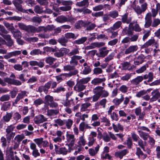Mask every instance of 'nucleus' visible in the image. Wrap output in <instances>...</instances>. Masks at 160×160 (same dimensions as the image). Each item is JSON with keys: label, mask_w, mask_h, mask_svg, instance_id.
<instances>
[{"label": "nucleus", "mask_w": 160, "mask_h": 160, "mask_svg": "<svg viewBox=\"0 0 160 160\" xmlns=\"http://www.w3.org/2000/svg\"><path fill=\"white\" fill-rule=\"evenodd\" d=\"M4 82L8 83L9 84L15 85H20L21 84V82L18 80L12 79L8 78H6L4 79Z\"/></svg>", "instance_id": "1"}, {"label": "nucleus", "mask_w": 160, "mask_h": 160, "mask_svg": "<svg viewBox=\"0 0 160 160\" xmlns=\"http://www.w3.org/2000/svg\"><path fill=\"white\" fill-rule=\"evenodd\" d=\"M138 1L134 0L131 5V7L138 14H140L142 13L141 8L138 5Z\"/></svg>", "instance_id": "2"}, {"label": "nucleus", "mask_w": 160, "mask_h": 160, "mask_svg": "<svg viewBox=\"0 0 160 160\" xmlns=\"http://www.w3.org/2000/svg\"><path fill=\"white\" fill-rule=\"evenodd\" d=\"M66 139L67 142L69 144V146L72 147L74 145L75 139L73 135L69 134L67 132L66 134Z\"/></svg>", "instance_id": "3"}, {"label": "nucleus", "mask_w": 160, "mask_h": 160, "mask_svg": "<svg viewBox=\"0 0 160 160\" xmlns=\"http://www.w3.org/2000/svg\"><path fill=\"white\" fill-rule=\"evenodd\" d=\"M47 120V118L41 114L36 116L34 119V122L37 124L42 123Z\"/></svg>", "instance_id": "4"}, {"label": "nucleus", "mask_w": 160, "mask_h": 160, "mask_svg": "<svg viewBox=\"0 0 160 160\" xmlns=\"http://www.w3.org/2000/svg\"><path fill=\"white\" fill-rule=\"evenodd\" d=\"M12 2L18 11L22 12H24L23 11V8L22 5H20L23 2L22 0H13Z\"/></svg>", "instance_id": "5"}, {"label": "nucleus", "mask_w": 160, "mask_h": 160, "mask_svg": "<svg viewBox=\"0 0 160 160\" xmlns=\"http://www.w3.org/2000/svg\"><path fill=\"white\" fill-rule=\"evenodd\" d=\"M55 150L56 152L58 154L66 155L68 152V150L65 147H62L58 148L56 145H54Z\"/></svg>", "instance_id": "6"}, {"label": "nucleus", "mask_w": 160, "mask_h": 160, "mask_svg": "<svg viewBox=\"0 0 160 160\" xmlns=\"http://www.w3.org/2000/svg\"><path fill=\"white\" fill-rule=\"evenodd\" d=\"M109 51L107 49L106 47H103L99 49V52L96 55L98 57H104L108 53Z\"/></svg>", "instance_id": "7"}, {"label": "nucleus", "mask_w": 160, "mask_h": 160, "mask_svg": "<svg viewBox=\"0 0 160 160\" xmlns=\"http://www.w3.org/2000/svg\"><path fill=\"white\" fill-rule=\"evenodd\" d=\"M21 53L20 51L17 50L13 52H10L7 53L6 55L4 56V58L5 59H8L10 58L16 56L20 54Z\"/></svg>", "instance_id": "8"}, {"label": "nucleus", "mask_w": 160, "mask_h": 160, "mask_svg": "<svg viewBox=\"0 0 160 160\" xmlns=\"http://www.w3.org/2000/svg\"><path fill=\"white\" fill-rule=\"evenodd\" d=\"M86 86L79 81L74 87V89L77 91L80 92L85 89Z\"/></svg>", "instance_id": "9"}, {"label": "nucleus", "mask_w": 160, "mask_h": 160, "mask_svg": "<svg viewBox=\"0 0 160 160\" xmlns=\"http://www.w3.org/2000/svg\"><path fill=\"white\" fill-rule=\"evenodd\" d=\"M138 49V47L137 45L131 46L126 50L125 53L128 54L136 51Z\"/></svg>", "instance_id": "10"}, {"label": "nucleus", "mask_w": 160, "mask_h": 160, "mask_svg": "<svg viewBox=\"0 0 160 160\" xmlns=\"http://www.w3.org/2000/svg\"><path fill=\"white\" fill-rule=\"evenodd\" d=\"M128 152L127 149H124L123 150L118 151L115 152V155L116 157L122 159L123 157L125 156L127 153Z\"/></svg>", "instance_id": "11"}, {"label": "nucleus", "mask_w": 160, "mask_h": 160, "mask_svg": "<svg viewBox=\"0 0 160 160\" xmlns=\"http://www.w3.org/2000/svg\"><path fill=\"white\" fill-rule=\"evenodd\" d=\"M144 56L141 55L136 58L134 60V63L136 65H138L142 63L143 62Z\"/></svg>", "instance_id": "12"}, {"label": "nucleus", "mask_w": 160, "mask_h": 160, "mask_svg": "<svg viewBox=\"0 0 160 160\" xmlns=\"http://www.w3.org/2000/svg\"><path fill=\"white\" fill-rule=\"evenodd\" d=\"M152 97L151 98V100L152 101H155L160 97V93L157 90L153 91L152 92Z\"/></svg>", "instance_id": "13"}, {"label": "nucleus", "mask_w": 160, "mask_h": 160, "mask_svg": "<svg viewBox=\"0 0 160 160\" xmlns=\"http://www.w3.org/2000/svg\"><path fill=\"white\" fill-rule=\"evenodd\" d=\"M106 80L104 78H96L94 79L92 81L91 83L94 85H96L99 84L102 82L105 81Z\"/></svg>", "instance_id": "14"}, {"label": "nucleus", "mask_w": 160, "mask_h": 160, "mask_svg": "<svg viewBox=\"0 0 160 160\" xmlns=\"http://www.w3.org/2000/svg\"><path fill=\"white\" fill-rule=\"evenodd\" d=\"M138 133L140 137L144 140H147L149 136L148 133L143 132L141 130H138Z\"/></svg>", "instance_id": "15"}, {"label": "nucleus", "mask_w": 160, "mask_h": 160, "mask_svg": "<svg viewBox=\"0 0 160 160\" xmlns=\"http://www.w3.org/2000/svg\"><path fill=\"white\" fill-rule=\"evenodd\" d=\"M56 2L58 6L59 5H72V2L71 1H63V0H57Z\"/></svg>", "instance_id": "16"}, {"label": "nucleus", "mask_w": 160, "mask_h": 160, "mask_svg": "<svg viewBox=\"0 0 160 160\" xmlns=\"http://www.w3.org/2000/svg\"><path fill=\"white\" fill-rule=\"evenodd\" d=\"M13 37L17 39H20L21 38V33L17 29H15L11 32Z\"/></svg>", "instance_id": "17"}, {"label": "nucleus", "mask_w": 160, "mask_h": 160, "mask_svg": "<svg viewBox=\"0 0 160 160\" xmlns=\"http://www.w3.org/2000/svg\"><path fill=\"white\" fill-rule=\"evenodd\" d=\"M86 143V141L84 139V135L83 134L82 136L79 138L78 144L79 146H85Z\"/></svg>", "instance_id": "18"}, {"label": "nucleus", "mask_w": 160, "mask_h": 160, "mask_svg": "<svg viewBox=\"0 0 160 160\" xmlns=\"http://www.w3.org/2000/svg\"><path fill=\"white\" fill-rule=\"evenodd\" d=\"M143 78L142 76H138L131 81L132 83L134 85H137L143 80Z\"/></svg>", "instance_id": "19"}, {"label": "nucleus", "mask_w": 160, "mask_h": 160, "mask_svg": "<svg viewBox=\"0 0 160 160\" xmlns=\"http://www.w3.org/2000/svg\"><path fill=\"white\" fill-rule=\"evenodd\" d=\"M69 5H66L65 6L60 7L59 8L53 7V8L55 11L57 12L59 11V9L64 11H68L70 10L71 8V7Z\"/></svg>", "instance_id": "20"}, {"label": "nucleus", "mask_w": 160, "mask_h": 160, "mask_svg": "<svg viewBox=\"0 0 160 160\" xmlns=\"http://www.w3.org/2000/svg\"><path fill=\"white\" fill-rule=\"evenodd\" d=\"M26 92L24 91H22L21 92L18 93L15 100V103H17L22 98L26 96Z\"/></svg>", "instance_id": "21"}, {"label": "nucleus", "mask_w": 160, "mask_h": 160, "mask_svg": "<svg viewBox=\"0 0 160 160\" xmlns=\"http://www.w3.org/2000/svg\"><path fill=\"white\" fill-rule=\"evenodd\" d=\"M68 74L67 73H63L61 74L60 75L56 76V80L58 82H60L66 79V78L68 77Z\"/></svg>", "instance_id": "22"}, {"label": "nucleus", "mask_w": 160, "mask_h": 160, "mask_svg": "<svg viewBox=\"0 0 160 160\" xmlns=\"http://www.w3.org/2000/svg\"><path fill=\"white\" fill-rule=\"evenodd\" d=\"M143 78L144 79H148V82H151L152 81L153 79V74L151 72H150L148 74L144 75Z\"/></svg>", "instance_id": "23"}, {"label": "nucleus", "mask_w": 160, "mask_h": 160, "mask_svg": "<svg viewBox=\"0 0 160 160\" xmlns=\"http://www.w3.org/2000/svg\"><path fill=\"white\" fill-rule=\"evenodd\" d=\"M68 18L63 16H61L58 17L56 19V21L59 23H63L68 21Z\"/></svg>", "instance_id": "24"}, {"label": "nucleus", "mask_w": 160, "mask_h": 160, "mask_svg": "<svg viewBox=\"0 0 160 160\" xmlns=\"http://www.w3.org/2000/svg\"><path fill=\"white\" fill-rule=\"evenodd\" d=\"M113 128L116 132H118L119 130L122 131L123 128L122 125L119 123H118L117 125L112 124Z\"/></svg>", "instance_id": "25"}, {"label": "nucleus", "mask_w": 160, "mask_h": 160, "mask_svg": "<svg viewBox=\"0 0 160 160\" xmlns=\"http://www.w3.org/2000/svg\"><path fill=\"white\" fill-rule=\"evenodd\" d=\"M154 41L155 40L153 38H151V39L149 40L144 45H143L142 46V48H146L153 44L154 43Z\"/></svg>", "instance_id": "26"}, {"label": "nucleus", "mask_w": 160, "mask_h": 160, "mask_svg": "<svg viewBox=\"0 0 160 160\" xmlns=\"http://www.w3.org/2000/svg\"><path fill=\"white\" fill-rule=\"evenodd\" d=\"M58 113V110H57L50 109L47 111V115L49 116H53Z\"/></svg>", "instance_id": "27"}, {"label": "nucleus", "mask_w": 160, "mask_h": 160, "mask_svg": "<svg viewBox=\"0 0 160 160\" xmlns=\"http://www.w3.org/2000/svg\"><path fill=\"white\" fill-rule=\"evenodd\" d=\"M103 89V88L102 87H97L93 89V92L94 94L100 96V94Z\"/></svg>", "instance_id": "28"}, {"label": "nucleus", "mask_w": 160, "mask_h": 160, "mask_svg": "<svg viewBox=\"0 0 160 160\" xmlns=\"http://www.w3.org/2000/svg\"><path fill=\"white\" fill-rule=\"evenodd\" d=\"M43 138H36L34 139L33 141L37 144L38 146L41 148L42 146V143Z\"/></svg>", "instance_id": "29"}, {"label": "nucleus", "mask_w": 160, "mask_h": 160, "mask_svg": "<svg viewBox=\"0 0 160 160\" xmlns=\"http://www.w3.org/2000/svg\"><path fill=\"white\" fill-rule=\"evenodd\" d=\"M11 104L9 102L4 103L2 107V110L4 111H7L10 108Z\"/></svg>", "instance_id": "30"}, {"label": "nucleus", "mask_w": 160, "mask_h": 160, "mask_svg": "<svg viewBox=\"0 0 160 160\" xmlns=\"http://www.w3.org/2000/svg\"><path fill=\"white\" fill-rule=\"evenodd\" d=\"M58 41L61 45L66 46V43L68 42V40L64 37H62L58 39Z\"/></svg>", "instance_id": "31"}, {"label": "nucleus", "mask_w": 160, "mask_h": 160, "mask_svg": "<svg viewBox=\"0 0 160 160\" xmlns=\"http://www.w3.org/2000/svg\"><path fill=\"white\" fill-rule=\"evenodd\" d=\"M53 100V97L50 95H47L45 97V101L48 105Z\"/></svg>", "instance_id": "32"}, {"label": "nucleus", "mask_w": 160, "mask_h": 160, "mask_svg": "<svg viewBox=\"0 0 160 160\" xmlns=\"http://www.w3.org/2000/svg\"><path fill=\"white\" fill-rule=\"evenodd\" d=\"M91 104L89 103H83L81 105V110L82 112H84L87 110V108L89 107Z\"/></svg>", "instance_id": "33"}, {"label": "nucleus", "mask_w": 160, "mask_h": 160, "mask_svg": "<svg viewBox=\"0 0 160 160\" xmlns=\"http://www.w3.org/2000/svg\"><path fill=\"white\" fill-rule=\"evenodd\" d=\"M122 22L120 21H118L115 23L113 26L110 28L112 29L113 30H116L120 27L121 26Z\"/></svg>", "instance_id": "34"}, {"label": "nucleus", "mask_w": 160, "mask_h": 160, "mask_svg": "<svg viewBox=\"0 0 160 160\" xmlns=\"http://www.w3.org/2000/svg\"><path fill=\"white\" fill-rule=\"evenodd\" d=\"M124 100L123 95H122L121 98L120 99L115 98L114 99L113 101V102L116 105H118L119 104Z\"/></svg>", "instance_id": "35"}, {"label": "nucleus", "mask_w": 160, "mask_h": 160, "mask_svg": "<svg viewBox=\"0 0 160 160\" xmlns=\"http://www.w3.org/2000/svg\"><path fill=\"white\" fill-rule=\"evenodd\" d=\"M94 48H99L104 46L105 43L103 42H94L91 43Z\"/></svg>", "instance_id": "36"}, {"label": "nucleus", "mask_w": 160, "mask_h": 160, "mask_svg": "<svg viewBox=\"0 0 160 160\" xmlns=\"http://www.w3.org/2000/svg\"><path fill=\"white\" fill-rule=\"evenodd\" d=\"M12 116V113H7L6 114L3 116V120L6 122H8L10 121Z\"/></svg>", "instance_id": "37"}, {"label": "nucleus", "mask_w": 160, "mask_h": 160, "mask_svg": "<svg viewBox=\"0 0 160 160\" xmlns=\"http://www.w3.org/2000/svg\"><path fill=\"white\" fill-rule=\"evenodd\" d=\"M43 50L44 52H55L58 50L56 48H54L48 47H44Z\"/></svg>", "instance_id": "38"}, {"label": "nucleus", "mask_w": 160, "mask_h": 160, "mask_svg": "<svg viewBox=\"0 0 160 160\" xmlns=\"http://www.w3.org/2000/svg\"><path fill=\"white\" fill-rule=\"evenodd\" d=\"M87 39L86 37H83L74 41V43L78 44H81L84 43Z\"/></svg>", "instance_id": "39"}, {"label": "nucleus", "mask_w": 160, "mask_h": 160, "mask_svg": "<svg viewBox=\"0 0 160 160\" xmlns=\"http://www.w3.org/2000/svg\"><path fill=\"white\" fill-rule=\"evenodd\" d=\"M150 30H146L144 31L143 32V33L144 34V35L142 38L143 41H145V40L148 38V37L150 35Z\"/></svg>", "instance_id": "40"}, {"label": "nucleus", "mask_w": 160, "mask_h": 160, "mask_svg": "<svg viewBox=\"0 0 160 160\" xmlns=\"http://www.w3.org/2000/svg\"><path fill=\"white\" fill-rule=\"evenodd\" d=\"M88 4V0H84L81 2H77L76 5L79 7L87 6Z\"/></svg>", "instance_id": "41"}, {"label": "nucleus", "mask_w": 160, "mask_h": 160, "mask_svg": "<svg viewBox=\"0 0 160 160\" xmlns=\"http://www.w3.org/2000/svg\"><path fill=\"white\" fill-rule=\"evenodd\" d=\"M34 11L37 13L40 14L43 12L42 7L38 5H36L35 7Z\"/></svg>", "instance_id": "42"}, {"label": "nucleus", "mask_w": 160, "mask_h": 160, "mask_svg": "<svg viewBox=\"0 0 160 160\" xmlns=\"http://www.w3.org/2000/svg\"><path fill=\"white\" fill-rule=\"evenodd\" d=\"M10 98L9 95L5 94L2 95L0 98V101L1 102H4L8 101Z\"/></svg>", "instance_id": "43"}, {"label": "nucleus", "mask_w": 160, "mask_h": 160, "mask_svg": "<svg viewBox=\"0 0 160 160\" xmlns=\"http://www.w3.org/2000/svg\"><path fill=\"white\" fill-rule=\"evenodd\" d=\"M41 53V52L39 49H35L31 51L30 54L32 56L38 55Z\"/></svg>", "instance_id": "44"}, {"label": "nucleus", "mask_w": 160, "mask_h": 160, "mask_svg": "<svg viewBox=\"0 0 160 160\" xmlns=\"http://www.w3.org/2000/svg\"><path fill=\"white\" fill-rule=\"evenodd\" d=\"M36 28L32 26H27L26 31L29 32H36Z\"/></svg>", "instance_id": "45"}, {"label": "nucleus", "mask_w": 160, "mask_h": 160, "mask_svg": "<svg viewBox=\"0 0 160 160\" xmlns=\"http://www.w3.org/2000/svg\"><path fill=\"white\" fill-rule=\"evenodd\" d=\"M25 39L27 41L31 42H35L38 40V38L37 37L26 38Z\"/></svg>", "instance_id": "46"}, {"label": "nucleus", "mask_w": 160, "mask_h": 160, "mask_svg": "<svg viewBox=\"0 0 160 160\" xmlns=\"http://www.w3.org/2000/svg\"><path fill=\"white\" fill-rule=\"evenodd\" d=\"M54 122L56 123H58V125L60 126H62L65 123V120H62L60 119H55Z\"/></svg>", "instance_id": "47"}, {"label": "nucleus", "mask_w": 160, "mask_h": 160, "mask_svg": "<svg viewBox=\"0 0 160 160\" xmlns=\"http://www.w3.org/2000/svg\"><path fill=\"white\" fill-rule=\"evenodd\" d=\"M6 153L7 156H13V152L12 151V148L11 147L9 148L6 151Z\"/></svg>", "instance_id": "48"}, {"label": "nucleus", "mask_w": 160, "mask_h": 160, "mask_svg": "<svg viewBox=\"0 0 160 160\" xmlns=\"http://www.w3.org/2000/svg\"><path fill=\"white\" fill-rule=\"evenodd\" d=\"M112 29H111L110 28L108 30V32H109L112 33V35L110 36L111 38H113L117 36L118 33L117 32H113Z\"/></svg>", "instance_id": "49"}, {"label": "nucleus", "mask_w": 160, "mask_h": 160, "mask_svg": "<svg viewBox=\"0 0 160 160\" xmlns=\"http://www.w3.org/2000/svg\"><path fill=\"white\" fill-rule=\"evenodd\" d=\"M65 123L67 128L68 129H69L72 124L73 121L71 119H68L67 120H65Z\"/></svg>", "instance_id": "50"}, {"label": "nucleus", "mask_w": 160, "mask_h": 160, "mask_svg": "<svg viewBox=\"0 0 160 160\" xmlns=\"http://www.w3.org/2000/svg\"><path fill=\"white\" fill-rule=\"evenodd\" d=\"M136 154L138 156V158H140V156H143L144 157H143L144 158H146V155H144L141 151L140 149L138 148H137V151L136 152Z\"/></svg>", "instance_id": "51"}, {"label": "nucleus", "mask_w": 160, "mask_h": 160, "mask_svg": "<svg viewBox=\"0 0 160 160\" xmlns=\"http://www.w3.org/2000/svg\"><path fill=\"white\" fill-rule=\"evenodd\" d=\"M59 50L62 54V56L68 53L69 52V49L66 48H61Z\"/></svg>", "instance_id": "52"}, {"label": "nucleus", "mask_w": 160, "mask_h": 160, "mask_svg": "<svg viewBox=\"0 0 160 160\" xmlns=\"http://www.w3.org/2000/svg\"><path fill=\"white\" fill-rule=\"evenodd\" d=\"M21 118V115L18 112H16L13 114V118L16 121H18Z\"/></svg>", "instance_id": "53"}, {"label": "nucleus", "mask_w": 160, "mask_h": 160, "mask_svg": "<svg viewBox=\"0 0 160 160\" xmlns=\"http://www.w3.org/2000/svg\"><path fill=\"white\" fill-rule=\"evenodd\" d=\"M76 117L75 119L76 120V122L77 123L80 122V120H81V113L78 112L75 115Z\"/></svg>", "instance_id": "54"}, {"label": "nucleus", "mask_w": 160, "mask_h": 160, "mask_svg": "<svg viewBox=\"0 0 160 160\" xmlns=\"http://www.w3.org/2000/svg\"><path fill=\"white\" fill-rule=\"evenodd\" d=\"M4 25L7 28L10 30L11 32L13 30H14V28L12 26V24H10L8 22H5L4 23Z\"/></svg>", "instance_id": "55"}, {"label": "nucleus", "mask_w": 160, "mask_h": 160, "mask_svg": "<svg viewBox=\"0 0 160 160\" xmlns=\"http://www.w3.org/2000/svg\"><path fill=\"white\" fill-rule=\"evenodd\" d=\"M52 83V82L51 81H49L46 83L45 85L44 86L45 88V93L46 94H47L48 92V90L50 88V86H51Z\"/></svg>", "instance_id": "56"}, {"label": "nucleus", "mask_w": 160, "mask_h": 160, "mask_svg": "<svg viewBox=\"0 0 160 160\" xmlns=\"http://www.w3.org/2000/svg\"><path fill=\"white\" fill-rule=\"evenodd\" d=\"M160 23V20L158 18H155L153 20L152 26L155 27L158 26Z\"/></svg>", "instance_id": "57"}, {"label": "nucleus", "mask_w": 160, "mask_h": 160, "mask_svg": "<svg viewBox=\"0 0 160 160\" xmlns=\"http://www.w3.org/2000/svg\"><path fill=\"white\" fill-rule=\"evenodd\" d=\"M7 19L9 20L20 21L21 20L22 18L18 16H14L8 17L7 18Z\"/></svg>", "instance_id": "58"}, {"label": "nucleus", "mask_w": 160, "mask_h": 160, "mask_svg": "<svg viewBox=\"0 0 160 160\" xmlns=\"http://www.w3.org/2000/svg\"><path fill=\"white\" fill-rule=\"evenodd\" d=\"M55 60V58L51 57H49L46 58L45 61L47 63L51 65Z\"/></svg>", "instance_id": "59"}, {"label": "nucleus", "mask_w": 160, "mask_h": 160, "mask_svg": "<svg viewBox=\"0 0 160 160\" xmlns=\"http://www.w3.org/2000/svg\"><path fill=\"white\" fill-rule=\"evenodd\" d=\"M132 74H127L123 76L121 78V79L123 81H128L131 77Z\"/></svg>", "instance_id": "60"}, {"label": "nucleus", "mask_w": 160, "mask_h": 160, "mask_svg": "<svg viewBox=\"0 0 160 160\" xmlns=\"http://www.w3.org/2000/svg\"><path fill=\"white\" fill-rule=\"evenodd\" d=\"M122 66L124 69H128L129 70L130 69V64L128 62H126L122 63Z\"/></svg>", "instance_id": "61"}, {"label": "nucleus", "mask_w": 160, "mask_h": 160, "mask_svg": "<svg viewBox=\"0 0 160 160\" xmlns=\"http://www.w3.org/2000/svg\"><path fill=\"white\" fill-rule=\"evenodd\" d=\"M24 138L23 135H18L14 138V139L18 142L21 141Z\"/></svg>", "instance_id": "62"}, {"label": "nucleus", "mask_w": 160, "mask_h": 160, "mask_svg": "<svg viewBox=\"0 0 160 160\" xmlns=\"http://www.w3.org/2000/svg\"><path fill=\"white\" fill-rule=\"evenodd\" d=\"M88 140H89V142L88 143V145L89 147L93 145L96 140L93 137H89Z\"/></svg>", "instance_id": "63"}, {"label": "nucleus", "mask_w": 160, "mask_h": 160, "mask_svg": "<svg viewBox=\"0 0 160 160\" xmlns=\"http://www.w3.org/2000/svg\"><path fill=\"white\" fill-rule=\"evenodd\" d=\"M102 72V69L99 68H96L93 70V73L96 75H98L101 73Z\"/></svg>", "instance_id": "64"}]
</instances>
